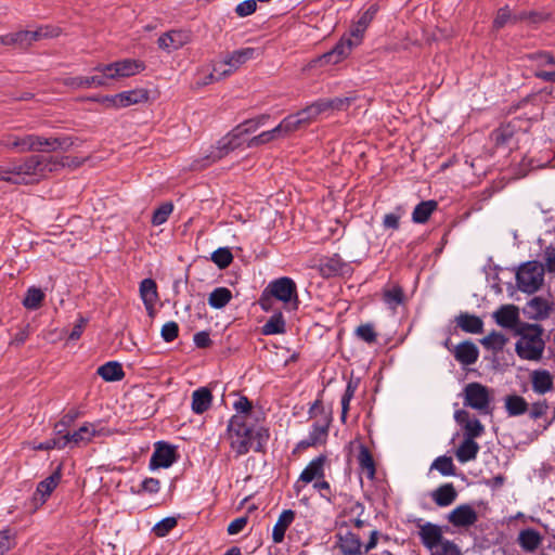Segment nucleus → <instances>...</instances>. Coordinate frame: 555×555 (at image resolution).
<instances>
[{"label":"nucleus","mask_w":555,"mask_h":555,"mask_svg":"<svg viewBox=\"0 0 555 555\" xmlns=\"http://www.w3.org/2000/svg\"><path fill=\"white\" fill-rule=\"evenodd\" d=\"M64 166V158L59 155L35 154L0 165V181L17 185L33 184Z\"/></svg>","instance_id":"nucleus-1"},{"label":"nucleus","mask_w":555,"mask_h":555,"mask_svg":"<svg viewBox=\"0 0 555 555\" xmlns=\"http://www.w3.org/2000/svg\"><path fill=\"white\" fill-rule=\"evenodd\" d=\"M228 439L236 455H244L250 449L261 452L269 439V430L247 421L244 415H233L228 424Z\"/></svg>","instance_id":"nucleus-2"},{"label":"nucleus","mask_w":555,"mask_h":555,"mask_svg":"<svg viewBox=\"0 0 555 555\" xmlns=\"http://www.w3.org/2000/svg\"><path fill=\"white\" fill-rule=\"evenodd\" d=\"M145 69L143 62L132 59L120 60L96 68L99 74L91 77L72 79V86L99 87L106 85L107 79H119L134 76Z\"/></svg>","instance_id":"nucleus-3"},{"label":"nucleus","mask_w":555,"mask_h":555,"mask_svg":"<svg viewBox=\"0 0 555 555\" xmlns=\"http://www.w3.org/2000/svg\"><path fill=\"white\" fill-rule=\"evenodd\" d=\"M543 327L539 324L524 323L517 330L519 336L515 345L517 356L522 360L539 361L543 356L545 341Z\"/></svg>","instance_id":"nucleus-4"},{"label":"nucleus","mask_w":555,"mask_h":555,"mask_svg":"<svg viewBox=\"0 0 555 555\" xmlns=\"http://www.w3.org/2000/svg\"><path fill=\"white\" fill-rule=\"evenodd\" d=\"M420 539L431 551L430 555H462L460 547L452 541L443 539L438 525L426 522L420 526Z\"/></svg>","instance_id":"nucleus-5"},{"label":"nucleus","mask_w":555,"mask_h":555,"mask_svg":"<svg viewBox=\"0 0 555 555\" xmlns=\"http://www.w3.org/2000/svg\"><path fill=\"white\" fill-rule=\"evenodd\" d=\"M269 296H273L284 304L292 302L293 308L298 306V295L296 283L287 276L279 278L269 283L260 297V305L262 309L268 310Z\"/></svg>","instance_id":"nucleus-6"},{"label":"nucleus","mask_w":555,"mask_h":555,"mask_svg":"<svg viewBox=\"0 0 555 555\" xmlns=\"http://www.w3.org/2000/svg\"><path fill=\"white\" fill-rule=\"evenodd\" d=\"M544 266L535 260L527 261L518 267L516 272V284L520 292L534 294L544 284Z\"/></svg>","instance_id":"nucleus-7"},{"label":"nucleus","mask_w":555,"mask_h":555,"mask_svg":"<svg viewBox=\"0 0 555 555\" xmlns=\"http://www.w3.org/2000/svg\"><path fill=\"white\" fill-rule=\"evenodd\" d=\"M60 29L54 26H40L36 30H20L12 34L1 35L0 43L4 46H13L20 49H27L34 42L46 38L59 36Z\"/></svg>","instance_id":"nucleus-8"},{"label":"nucleus","mask_w":555,"mask_h":555,"mask_svg":"<svg viewBox=\"0 0 555 555\" xmlns=\"http://www.w3.org/2000/svg\"><path fill=\"white\" fill-rule=\"evenodd\" d=\"M2 144L18 152H28L44 151V147H51L52 150H55V147L60 145V142L57 139L48 140L34 134L24 137L8 134L3 137Z\"/></svg>","instance_id":"nucleus-9"},{"label":"nucleus","mask_w":555,"mask_h":555,"mask_svg":"<svg viewBox=\"0 0 555 555\" xmlns=\"http://www.w3.org/2000/svg\"><path fill=\"white\" fill-rule=\"evenodd\" d=\"M464 405L477 410L480 414H490L491 390L477 382L467 384L463 390Z\"/></svg>","instance_id":"nucleus-10"},{"label":"nucleus","mask_w":555,"mask_h":555,"mask_svg":"<svg viewBox=\"0 0 555 555\" xmlns=\"http://www.w3.org/2000/svg\"><path fill=\"white\" fill-rule=\"evenodd\" d=\"M257 50L254 48H243L233 51L223 61L214 65V70L219 75L218 78H225L245 64L248 60L255 57Z\"/></svg>","instance_id":"nucleus-11"},{"label":"nucleus","mask_w":555,"mask_h":555,"mask_svg":"<svg viewBox=\"0 0 555 555\" xmlns=\"http://www.w3.org/2000/svg\"><path fill=\"white\" fill-rule=\"evenodd\" d=\"M319 271L324 278L346 275L351 272L350 266L340 256L334 255L320 263Z\"/></svg>","instance_id":"nucleus-12"},{"label":"nucleus","mask_w":555,"mask_h":555,"mask_svg":"<svg viewBox=\"0 0 555 555\" xmlns=\"http://www.w3.org/2000/svg\"><path fill=\"white\" fill-rule=\"evenodd\" d=\"M352 42L343 37L336 46L320 57L322 64H337L348 57L353 49Z\"/></svg>","instance_id":"nucleus-13"},{"label":"nucleus","mask_w":555,"mask_h":555,"mask_svg":"<svg viewBox=\"0 0 555 555\" xmlns=\"http://www.w3.org/2000/svg\"><path fill=\"white\" fill-rule=\"evenodd\" d=\"M551 311L552 304L547 299L540 296L530 299L525 308V313L528 315V318L535 321L547 319Z\"/></svg>","instance_id":"nucleus-14"},{"label":"nucleus","mask_w":555,"mask_h":555,"mask_svg":"<svg viewBox=\"0 0 555 555\" xmlns=\"http://www.w3.org/2000/svg\"><path fill=\"white\" fill-rule=\"evenodd\" d=\"M448 519L455 527H468L477 521L478 515L470 505L463 504L454 508Z\"/></svg>","instance_id":"nucleus-15"},{"label":"nucleus","mask_w":555,"mask_h":555,"mask_svg":"<svg viewBox=\"0 0 555 555\" xmlns=\"http://www.w3.org/2000/svg\"><path fill=\"white\" fill-rule=\"evenodd\" d=\"M149 91L145 89H134L120 92L112 96L111 102L116 107H127L147 101Z\"/></svg>","instance_id":"nucleus-16"},{"label":"nucleus","mask_w":555,"mask_h":555,"mask_svg":"<svg viewBox=\"0 0 555 555\" xmlns=\"http://www.w3.org/2000/svg\"><path fill=\"white\" fill-rule=\"evenodd\" d=\"M453 356L462 365L468 366L477 362L479 350L474 343L465 340L454 347Z\"/></svg>","instance_id":"nucleus-17"},{"label":"nucleus","mask_w":555,"mask_h":555,"mask_svg":"<svg viewBox=\"0 0 555 555\" xmlns=\"http://www.w3.org/2000/svg\"><path fill=\"white\" fill-rule=\"evenodd\" d=\"M175 461H176L175 448L165 442H158L156 444L155 451L151 457V466L167 468V467L171 466Z\"/></svg>","instance_id":"nucleus-18"},{"label":"nucleus","mask_w":555,"mask_h":555,"mask_svg":"<svg viewBox=\"0 0 555 555\" xmlns=\"http://www.w3.org/2000/svg\"><path fill=\"white\" fill-rule=\"evenodd\" d=\"M56 437L49 439L40 443H31L33 450H50V449H63L69 443V430L66 428L64 423H60L55 426Z\"/></svg>","instance_id":"nucleus-19"},{"label":"nucleus","mask_w":555,"mask_h":555,"mask_svg":"<svg viewBox=\"0 0 555 555\" xmlns=\"http://www.w3.org/2000/svg\"><path fill=\"white\" fill-rule=\"evenodd\" d=\"M325 462V455H319L315 459H313L301 472L298 481H301L304 483H310L313 480L322 479L324 477Z\"/></svg>","instance_id":"nucleus-20"},{"label":"nucleus","mask_w":555,"mask_h":555,"mask_svg":"<svg viewBox=\"0 0 555 555\" xmlns=\"http://www.w3.org/2000/svg\"><path fill=\"white\" fill-rule=\"evenodd\" d=\"M336 537L337 545L344 555H361L362 543L356 533L347 530L345 533L339 532Z\"/></svg>","instance_id":"nucleus-21"},{"label":"nucleus","mask_w":555,"mask_h":555,"mask_svg":"<svg viewBox=\"0 0 555 555\" xmlns=\"http://www.w3.org/2000/svg\"><path fill=\"white\" fill-rule=\"evenodd\" d=\"M188 41V35L181 30H170L163 34L157 44L160 49L166 51L178 50L182 48Z\"/></svg>","instance_id":"nucleus-22"},{"label":"nucleus","mask_w":555,"mask_h":555,"mask_svg":"<svg viewBox=\"0 0 555 555\" xmlns=\"http://www.w3.org/2000/svg\"><path fill=\"white\" fill-rule=\"evenodd\" d=\"M532 389L539 395H544L554 387L553 376L547 370H534L530 374Z\"/></svg>","instance_id":"nucleus-23"},{"label":"nucleus","mask_w":555,"mask_h":555,"mask_svg":"<svg viewBox=\"0 0 555 555\" xmlns=\"http://www.w3.org/2000/svg\"><path fill=\"white\" fill-rule=\"evenodd\" d=\"M61 479V473L57 468L53 474L47 477L44 480L40 481L37 490L34 494V500L36 502H40L43 504L47 498L52 493V491L56 488Z\"/></svg>","instance_id":"nucleus-24"},{"label":"nucleus","mask_w":555,"mask_h":555,"mask_svg":"<svg viewBox=\"0 0 555 555\" xmlns=\"http://www.w3.org/2000/svg\"><path fill=\"white\" fill-rule=\"evenodd\" d=\"M212 402V393L207 387H199L192 393L191 409L195 414L206 412Z\"/></svg>","instance_id":"nucleus-25"},{"label":"nucleus","mask_w":555,"mask_h":555,"mask_svg":"<svg viewBox=\"0 0 555 555\" xmlns=\"http://www.w3.org/2000/svg\"><path fill=\"white\" fill-rule=\"evenodd\" d=\"M140 295L146 310L150 315H152L154 306L158 298L156 282L152 279H144L140 283Z\"/></svg>","instance_id":"nucleus-26"},{"label":"nucleus","mask_w":555,"mask_h":555,"mask_svg":"<svg viewBox=\"0 0 555 555\" xmlns=\"http://www.w3.org/2000/svg\"><path fill=\"white\" fill-rule=\"evenodd\" d=\"M456 325L464 332L480 334L483 331L482 320L474 314L462 312L456 317Z\"/></svg>","instance_id":"nucleus-27"},{"label":"nucleus","mask_w":555,"mask_h":555,"mask_svg":"<svg viewBox=\"0 0 555 555\" xmlns=\"http://www.w3.org/2000/svg\"><path fill=\"white\" fill-rule=\"evenodd\" d=\"M100 434L98 425L93 423H85L77 430L72 433V446H86L92 438Z\"/></svg>","instance_id":"nucleus-28"},{"label":"nucleus","mask_w":555,"mask_h":555,"mask_svg":"<svg viewBox=\"0 0 555 555\" xmlns=\"http://www.w3.org/2000/svg\"><path fill=\"white\" fill-rule=\"evenodd\" d=\"M495 322L506 328H513L518 322V308L513 305L502 306L494 312Z\"/></svg>","instance_id":"nucleus-29"},{"label":"nucleus","mask_w":555,"mask_h":555,"mask_svg":"<svg viewBox=\"0 0 555 555\" xmlns=\"http://www.w3.org/2000/svg\"><path fill=\"white\" fill-rule=\"evenodd\" d=\"M294 519L295 512L292 509H285L280 514L272 530V539L274 543H281L284 540L285 532Z\"/></svg>","instance_id":"nucleus-30"},{"label":"nucleus","mask_w":555,"mask_h":555,"mask_svg":"<svg viewBox=\"0 0 555 555\" xmlns=\"http://www.w3.org/2000/svg\"><path fill=\"white\" fill-rule=\"evenodd\" d=\"M517 542L526 552H534L542 542V535L539 531L528 528L519 532Z\"/></svg>","instance_id":"nucleus-31"},{"label":"nucleus","mask_w":555,"mask_h":555,"mask_svg":"<svg viewBox=\"0 0 555 555\" xmlns=\"http://www.w3.org/2000/svg\"><path fill=\"white\" fill-rule=\"evenodd\" d=\"M456 496L457 493L452 483H444L431 493L434 502L441 507L451 505L455 501Z\"/></svg>","instance_id":"nucleus-32"},{"label":"nucleus","mask_w":555,"mask_h":555,"mask_svg":"<svg viewBox=\"0 0 555 555\" xmlns=\"http://www.w3.org/2000/svg\"><path fill=\"white\" fill-rule=\"evenodd\" d=\"M438 203L434 199H428L417 204L412 212V220L415 223H425L430 218L431 214L437 209Z\"/></svg>","instance_id":"nucleus-33"},{"label":"nucleus","mask_w":555,"mask_h":555,"mask_svg":"<svg viewBox=\"0 0 555 555\" xmlns=\"http://www.w3.org/2000/svg\"><path fill=\"white\" fill-rule=\"evenodd\" d=\"M479 449V444L475 440L464 438L455 452L456 459L461 463L473 461L477 457Z\"/></svg>","instance_id":"nucleus-34"},{"label":"nucleus","mask_w":555,"mask_h":555,"mask_svg":"<svg viewBox=\"0 0 555 555\" xmlns=\"http://www.w3.org/2000/svg\"><path fill=\"white\" fill-rule=\"evenodd\" d=\"M98 374L106 382L120 380L125 375L121 364L114 361L101 365Z\"/></svg>","instance_id":"nucleus-35"},{"label":"nucleus","mask_w":555,"mask_h":555,"mask_svg":"<svg viewBox=\"0 0 555 555\" xmlns=\"http://www.w3.org/2000/svg\"><path fill=\"white\" fill-rule=\"evenodd\" d=\"M358 463L360 468L366 474V477L373 479L376 473L375 462L370 450L364 444L360 446Z\"/></svg>","instance_id":"nucleus-36"},{"label":"nucleus","mask_w":555,"mask_h":555,"mask_svg":"<svg viewBox=\"0 0 555 555\" xmlns=\"http://www.w3.org/2000/svg\"><path fill=\"white\" fill-rule=\"evenodd\" d=\"M505 409L509 416H519L528 411V403L522 397L511 395L505 398Z\"/></svg>","instance_id":"nucleus-37"},{"label":"nucleus","mask_w":555,"mask_h":555,"mask_svg":"<svg viewBox=\"0 0 555 555\" xmlns=\"http://www.w3.org/2000/svg\"><path fill=\"white\" fill-rule=\"evenodd\" d=\"M237 149V144H233L228 135L223 137L217 142V145L208 155V159H211V163L217 162L224 156H227L230 152Z\"/></svg>","instance_id":"nucleus-38"},{"label":"nucleus","mask_w":555,"mask_h":555,"mask_svg":"<svg viewBox=\"0 0 555 555\" xmlns=\"http://www.w3.org/2000/svg\"><path fill=\"white\" fill-rule=\"evenodd\" d=\"M232 298V293L227 287H217L215 288L208 298V304L216 309H221L225 307Z\"/></svg>","instance_id":"nucleus-39"},{"label":"nucleus","mask_w":555,"mask_h":555,"mask_svg":"<svg viewBox=\"0 0 555 555\" xmlns=\"http://www.w3.org/2000/svg\"><path fill=\"white\" fill-rule=\"evenodd\" d=\"M304 127L300 119L295 114L285 117L276 127V131L280 138H285L294 131L299 130Z\"/></svg>","instance_id":"nucleus-40"},{"label":"nucleus","mask_w":555,"mask_h":555,"mask_svg":"<svg viewBox=\"0 0 555 555\" xmlns=\"http://www.w3.org/2000/svg\"><path fill=\"white\" fill-rule=\"evenodd\" d=\"M285 331V320L281 312L274 313L262 326V333L264 335L283 334Z\"/></svg>","instance_id":"nucleus-41"},{"label":"nucleus","mask_w":555,"mask_h":555,"mask_svg":"<svg viewBox=\"0 0 555 555\" xmlns=\"http://www.w3.org/2000/svg\"><path fill=\"white\" fill-rule=\"evenodd\" d=\"M257 130V124L254 122L253 128H247L246 125L243 122L238 126H236L231 132H229L227 135L230 138L231 142L233 144H237V149L243 147L245 144H247V141L245 139V135L251 132H255Z\"/></svg>","instance_id":"nucleus-42"},{"label":"nucleus","mask_w":555,"mask_h":555,"mask_svg":"<svg viewBox=\"0 0 555 555\" xmlns=\"http://www.w3.org/2000/svg\"><path fill=\"white\" fill-rule=\"evenodd\" d=\"M328 434V422L325 420L323 423H314L308 436L310 443L318 446L325 442Z\"/></svg>","instance_id":"nucleus-43"},{"label":"nucleus","mask_w":555,"mask_h":555,"mask_svg":"<svg viewBox=\"0 0 555 555\" xmlns=\"http://www.w3.org/2000/svg\"><path fill=\"white\" fill-rule=\"evenodd\" d=\"M506 343L507 338L502 333L498 332H491L489 335L481 339L482 346L493 351L503 350Z\"/></svg>","instance_id":"nucleus-44"},{"label":"nucleus","mask_w":555,"mask_h":555,"mask_svg":"<svg viewBox=\"0 0 555 555\" xmlns=\"http://www.w3.org/2000/svg\"><path fill=\"white\" fill-rule=\"evenodd\" d=\"M322 109L319 103V100L307 106L306 108L299 111L295 115L300 119L302 126L309 125L320 114H322Z\"/></svg>","instance_id":"nucleus-45"},{"label":"nucleus","mask_w":555,"mask_h":555,"mask_svg":"<svg viewBox=\"0 0 555 555\" xmlns=\"http://www.w3.org/2000/svg\"><path fill=\"white\" fill-rule=\"evenodd\" d=\"M352 102L351 98H334V99H321L319 100L322 112L330 109L341 111L347 108Z\"/></svg>","instance_id":"nucleus-46"},{"label":"nucleus","mask_w":555,"mask_h":555,"mask_svg":"<svg viewBox=\"0 0 555 555\" xmlns=\"http://www.w3.org/2000/svg\"><path fill=\"white\" fill-rule=\"evenodd\" d=\"M44 299V294L40 288L30 287L28 288L26 296L23 300V305L27 309H38L41 306V302Z\"/></svg>","instance_id":"nucleus-47"},{"label":"nucleus","mask_w":555,"mask_h":555,"mask_svg":"<svg viewBox=\"0 0 555 555\" xmlns=\"http://www.w3.org/2000/svg\"><path fill=\"white\" fill-rule=\"evenodd\" d=\"M431 469H437L443 476H452L455 474L452 459L446 455L437 457L431 464Z\"/></svg>","instance_id":"nucleus-48"},{"label":"nucleus","mask_w":555,"mask_h":555,"mask_svg":"<svg viewBox=\"0 0 555 555\" xmlns=\"http://www.w3.org/2000/svg\"><path fill=\"white\" fill-rule=\"evenodd\" d=\"M280 139L275 128L263 131L260 134L253 137L247 141L246 147H257L262 144H267L273 140Z\"/></svg>","instance_id":"nucleus-49"},{"label":"nucleus","mask_w":555,"mask_h":555,"mask_svg":"<svg viewBox=\"0 0 555 555\" xmlns=\"http://www.w3.org/2000/svg\"><path fill=\"white\" fill-rule=\"evenodd\" d=\"M211 260L220 268H228L233 261V255L229 248L220 247L211 254Z\"/></svg>","instance_id":"nucleus-50"},{"label":"nucleus","mask_w":555,"mask_h":555,"mask_svg":"<svg viewBox=\"0 0 555 555\" xmlns=\"http://www.w3.org/2000/svg\"><path fill=\"white\" fill-rule=\"evenodd\" d=\"M356 335L359 339L367 343L374 344L377 339V333L375 327L371 323L361 324L356 328Z\"/></svg>","instance_id":"nucleus-51"},{"label":"nucleus","mask_w":555,"mask_h":555,"mask_svg":"<svg viewBox=\"0 0 555 555\" xmlns=\"http://www.w3.org/2000/svg\"><path fill=\"white\" fill-rule=\"evenodd\" d=\"M233 408L236 411L235 415H244L247 421L251 420L253 416V404L245 396H240L233 403Z\"/></svg>","instance_id":"nucleus-52"},{"label":"nucleus","mask_w":555,"mask_h":555,"mask_svg":"<svg viewBox=\"0 0 555 555\" xmlns=\"http://www.w3.org/2000/svg\"><path fill=\"white\" fill-rule=\"evenodd\" d=\"M173 210V205L171 203H164L160 205L152 216L153 225H160L167 221L170 214Z\"/></svg>","instance_id":"nucleus-53"},{"label":"nucleus","mask_w":555,"mask_h":555,"mask_svg":"<svg viewBox=\"0 0 555 555\" xmlns=\"http://www.w3.org/2000/svg\"><path fill=\"white\" fill-rule=\"evenodd\" d=\"M15 545V533L11 529L0 531V555H5Z\"/></svg>","instance_id":"nucleus-54"},{"label":"nucleus","mask_w":555,"mask_h":555,"mask_svg":"<svg viewBox=\"0 0 555 555\" xmlns=\"http://www.w3.org/2000/svg\"><path fill=\"white\" fill-rule=\"evenodd\" d=\"M464 429H465V439H472V440H475V438L480 437L485 431L483 425L477 418L467 421L466 425L464 426Z\"/></svg>","instance_id":"nucleus-55"},{"label":"nucleus","mask_w":555,"mask_h":555,"mask_svg":"<svg viewBox=\"0 0 555 555\" xmlns=\"http://www.w3.org/2000/svg\"><path fill=\"white\" fill-rule=\"evenodd\" d=\"M403 214L404 211L401 207H398L393 212L386 214L383 219V227L387 230H398L400 227V219Z\"/></svg>","instance_id":"nucleus-56"},{"label":"nucleus","mask_w":555,"mask_h":555,"mask_svg":"<svg viewBox=\"0 0 555 555\" xmlns=\"http://www.w3.org/2000/svg\"><path fill=\"white\" fill-rule=\"evenodd\" d=\"M177 526V520L173 517H167L157 522L153 531L157 537H165L170 530Z\"/></svg>","instance_id":"nucleus-57"},{"label":"nucleus","mask_w":555,"mask_h":555,"mask_svg":"<svg viewBox=\"0 0 555 555\" xmlns=\"http://www.w3.org/2000/svg\"><path fill=\"white\" fill-rule=\"evenodd\" d=\"M179 334V325L177 322L170 321L163 325L160 335L166 343L173 341Z\"/></svg>","instance_id":"nucleus-58"},{"label":"nucleus","mask_w":555,"mask_h":555,"mask_svg":"<svg viewBox=\"0 0 555 555\" xmlns=\"http://www.w3.org/2000/svg\"><path fill=\"white\" fill-rule=\"evenodd\" d=\"M384 300L389 306H398L403 300V292L400 287H392L384 293Z\"/></svg>","instance_id":"nucleus-59"},{"label":"nucleus","mask_w":555,"mask_h":555,"mask_svg":"<svg viewBox=\"0 0 555 555\" xmlns=\"http://www.w3.org/2000/svg\"><path fill=\"white\" fill-rule=\"evenodd\" d=\"M513 17L509 9L507 7H503L499 9L496 16L493 21V27L500 29L506 25L508 21H513Z\"/></svg>","instance_id":"nucleus-60"},{"label":"nucleus","mask_w":555,"mask_h":555,"mask_svg":"<svg viewBox=\"0 0 555 555\" xmlns=\"http://www.w3.org/2000/svg\"><path fill=\"white\" fill-rule=\"evenodd\" d=\"M257 9L256 0H246L237 4L235 12L238 16H248L253 14Z\"/></svg>","instance_id":"nucleus-61"},{"label":"nucleus","mask_w":555,"mask_h":555,"mask_svg":"<svg viewBox=\"0 0 555 555\" xmlns=\"http://www.w3.org/2000/svg\"><path fill=\"white\" fill-rule=\"evenodd\" d=\"M377 13V8L375 5H371L366 11L362 13V15L359 17L357 24L366 30L367 26L371 24L373 18L375 17Z\"/></svg>","instance_id":"nucleus-62"},{"label":"nucleus","mask_w":555,"mask_h":555,"mask_svg":"<svg viewBox=\"0 0 555 555\" xmlns=\"http://www.w3.org/2000/svg\"><path fill=\"white\" fill-rule=\"evenodd\" d=\"M547 410H548V404L545 400L534 402L529 410V416L532 420L540 418L541 416L546 414Z\"/></svg>","instance_id":"nucleus-63"},{"label":"nucleus","mask_w":555,"mask_h":555,"mask_svg":"<svg viewBox=\"0 0 555 555\" xmlns=\"http://www.w3.org/2000/svg\"><path fill=\"white\" fill-rule=\"evenodd\" d=\"M545 267L550 273H555V247L548 246L544 250Z\"/></svg>","instance_id":"nucleus-64"}]
</instances>
